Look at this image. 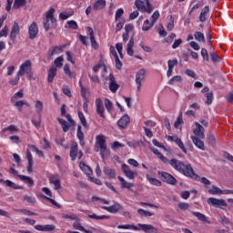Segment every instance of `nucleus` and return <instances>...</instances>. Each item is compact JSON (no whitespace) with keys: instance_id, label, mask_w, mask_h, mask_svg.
Here are the masks:
<instances>
[{"instance_id":"4be33fe9","label":"nucleus","mask_w":233,"mask_h":233,"mask_svg":"<svg viewBox=\"0 0 233 233\" xmlns=\"http://www.w3.org/2000/svg\"><path fill=\"white\" fill-rule=\"evenodd\" d=\"M130 123V116L128 115H124L117 122V125L119 128H125L126 127H128V124Z\"/></svg>"},{"instance_id":"e2e57ef3","label":"nucleus","mask_w":233,"mask_h":233,"mask_svg":"<svg viewBox=\"0 0 233 233\" xmlns=\"http://www.w3.org/2000/svg\"><path fill=\"white\" fill-rule=\"evenodd\" d=\"M125 14V10L123 8H119L116 10V15H115V21H117L119 17H121Z\"/></svg>"},{"instance_id":"e433bc0d","label":"nucleus","mask_w":233,"mask_h":233,"mask_svg":"<svg viewBox=\"0 0 233 233\" xmlns=\"http://www.w3.org/2000/svg\"><path fill=\"white\" fill-rule=\"evenodd\" d=\"M154 22L151 21L150 23V20L147 19L145 22H144V25L142 27V30L144 32H148V30H150V28H152V26H154Z\"/></svg>"},{"instance_id":"39448f33","label":"nucleus","mask_w":233,"mask_h":233,"mask_svg":"<svg viewBox=\"0 0 233 233\" xmlns=\"http://www.w3.org/2000/svg\"><path fill=\"white\" fill-rule=\"evenodd\" d=\"M158 176H160V179L164 183H167V185H176L177 183V179H176V177H174V176H172L171 174H169L167 172L158 171Z\"/></svg>"},{"instance_id":"4d7b16f0","label":"nucleus","mask_w":233,"mask_h":233,"mask_svg":"<svg viewBox=\"0 0 233 233\" xmlns=\"http://www.w3.org/2000/svg\"><path fill=\"white\" fill-rule=\"evenodd\" d=\"M56 145H59L63 148H68V146L65 145V137L63 138H56Z\"/></svg>"},{"instance_id":"5fc2aeb1","label":"nucleus","mask_w":233,"mask_h":233,"mask_svg":"<svg viewBox=\"0 0 233 233\" xmlns=\"http://www.w3.org/2000/svg\"><path fill=\"white\" fill-rule=\"evenodd\" d=\"M24 201H26V203H31L32 205H34V203H35V198L25 195Z\"/></svg>"},{"instance_id":"f704fd0d","label":"nucleus","mask_w":233,"mask_h":233,"mask_svg":"<svg viewBox=\"0 0 233 233\" xmlns=\"http://www.w3.org/2000/svg\"><path fill=\"white\" fill-rule=\"evenodd\" d=\"M208 193L212 194V196H217L218 194V195L225 194V192L221 190V188L216 186H212V189H208Z\"/></svg>"},{"instance_id":"774afa93","label":"nucleus","mask_w":233,"mask_h":233,"mask_svg":"<svg viewBox=\"0 0 233 233\" xmlns=\"http://www.w3.org/2000/svg\"><path fill=\"white\" fill-rule=\"evenodd\" d=\"M206 97H207V101H206L207 105H212V100H213L212 93H207Z\"/></svg>"},{"instance_id":"680f3d73","label":"nucleus","mask_w":233,"mask_h":233,"mask_svg":"<svg viewBox=\"0 0 233 233\" xmlns=\"http://www.w3.org/2000/svg\"><path fill=\"white\" fill-rule=\"evenodd\" d=\"M8 35V25H5L0 31V37H7Z\"/></svg>"},{"instance_id":"2f4dec72","label":"nucleus","mask_w":233,"mask_h":233,"mask_svg":"<svg viewBox=\"0 0 233 233\" xmlns=\"http://www.w3.org/2000/svg\"><path fill=\"white\" fill-rule=\"evenodd\" d=\"M5 132H10V134H14L15 132H19V128H17V127H15V125H10L9 127L2 129V134H5Z\"/></svg>"},{"instance_id":"a211bd4d","label":"nucleus","mask_w":233,"mask_h":233,"mask_svg":"<svg viewBox=\"0 0 233 233\" xmlns=\"http://www.w3.org/2000/svg\"><path fill=\"white\" fill-rule=\"evenodd\" d=\"M64 48H65V46L52 47L47 51V56L50 59H54V56H56V54H59V52H63Z\"/></svg>"},{"instance_id":"c03bdc74","label":"nucleus","mask_w":233,"mask_h":233,"mask_svg":"<svg viewBox=\"0 0 233 233\" xmlns=\"http://www.w3.org/2000/svg\"><path fill=\"white\" fill-rule=\"evenodd\" d=\"M137 214H139V216H145V218H150L151 216H154V213L147 211L143 208L137 209Z\"/></svg>"},{"instance_id":"c756f323","label":"nucleus","mask_w":233,"mask_h":233,"mask_svg":"<svg viewBox=\"0 0 233 233\" xmlns=\"http://www.w3.org/2000/svg\"><path fill=\"white\" fill-rule=\"evenodd\" d=\"M18 177L21 179V181H24V183H27L29 187H34V179H32V177L25 175H18Z\"/></svg>"},{"instance_id":"0eeeda50","label":"nucleus","mask_w":233,"mask_h":233,"mask_svg":"<svg viewBox=\"0 0 233 233\" xmlns=\"http://www.w3.org/2000/svg\"><path fill=\"white\" fill-rule=\"evenodd\" d=\"M208 205L215 207L216 208H221V207H228L227 201L223 198H209L208 199Z\"/></svg>"},{"instance_id":"f8f14e48","label":"nucleus","mask_w":233,"mask_h":233,"mask_svg":"<svg viewBox=\"0 0 233 233\" xmlns=\"http://www.w3.org/2000/svg\"><path fill=\"white\" fill-rule=\"evenodd\" d=\"M103 210H106L107 212H110V214H117L120 210H123V206L119 203H115L114 205L110 207L104 206L102 207Z\"/></svg>"},{"instance_id":"a19ab883","label":"nucleus","mask_w":233,"mask_h":233,"mask_svg":"<svg viewBox=\"0 0 233 233\" xmlns=\"http://www.w3.org/2000/svg\"><path fill=\"white\" fill-rule=\"evenodd\" d=\"M114 57L116 61V68L117 70H121V67L123 66V63H121V60H119V56H117V52L114 51Z\"/></svg>"},{"instance_id":"ea45409f","label":"nucleus","mask_w":233,"mask_h":233,"mask_svg":"<svg viewBox=\"0 0 233 233\" xmlns=\"http://www.w3.org/2000/svg\"><path fill=\"white\" fill-rule=\"evenodd\" d=\"M194 37L196 41H198V43H205V35H203V33L196 32Z\"/></svg>"},{"instance_id":"6e6552de","label":"nucleus","mask_w":233,"mask_h":233,"mask_svg":"<svg viewBox=\"0 0 233 233\" xmlns=\"http://www.w3.org/2000/svg\"><path fill=\"white\" fill-rule=\"evenodd\" d=\"M122 170H123L125 176L127 177V178L130 179L131 181H134L136 179V177H137V172L132 171L130 167L127 164L122 165Z\"/></svg>"},{"instance_id":"9d476101","label":"nucleus","mask_w":233,"mask_h":233,"mask_svg":"<svg viewBox=\"0 0 233 233\" xmlns=\"http://www.w3.org/2000/svg\"><path fill=\"white\" fill-rule=\"evenodd\" d=\"M196 128L193 131V134L199 139H205V128L199 122H195Z\"/></svg>"},{"instance_id":"bb28decb","label":"nucleus","mask_w":233,"mask_h":233,"mask_svg":"<svg viewBox=\"0 0 233 233\" xmlns=\"http://www.w3.org/2000/svg\"><path fill=\"white\" fill-rule=\"evenodd\" d=\"M105 6H106V1L105 0H97L95 4H94V10L97 11V10H103V8H105Z\"/></svg>"},{"instance_id":"c9c22d12","label":"nucleus","mask_w":233,"mask_h":233,"mask_svg":"<svg viewBox=\"0 0 233 233\" xmlns=\"http://www.w3.org/2000/svg\"><path fill=\"white\" fill-rule=\"evenodd\" d=\"M147 179L149 181L151 185H155V187H161V180L157 178L151 177L150 175H147Z\"/></svg>"},{"instance_id":"412c9836","label":"nucleus","mask_w":233,"mask_h":233,"mask_svg":"<svg viewBox=\"0 0 233 233\" xmlns=\"http://www.w3.org/2000/svg\"><path fill=\"white\" fill-rule=\"evenodd\" d=\"M56 76H57V67H56V66H52L48 70L47 82L54 83Z\"/></svg>"},{"instance_id":"2eb2a0df","label":"nucleus","mask_w":233,"mask_h":233,"mask_svg":"<svg viewBox=\"0 0 233 233\" xmlns=\"http://www.w3.org/2000/svg\"><path fill=\"white\" fill-rule=\"evenodd\" d=\"M19 24H17V22H15L11 28V33L9 35L11 41H15L17 35H19Z\"/></svg>"},{"instance_id":"603ef678","label":"nucleus","mask_w":233,"mask_h":233,"mask_svg":"<svg viewBox=\"0 0 233 233\" xmlns=\"http://www.w3.org/2000/svg\"><path fill=\"white\" fill-rule=\"evenodd\" d=\"M25 104H26V103L25 102V100L15 101V106H16V108H18V111H19V112H22L23 106H25Z\"/></svg>"},{"instance_id":"7c9ffc66","label":"nucleus","mask_w":233,"mask_h":233,"mask_svg":"<svg viewBox=\"0 0 233 233\" xmlns=\"http://www.w3.org/2000/svg\"><path fill=\"white\" fill-rule=\"evenodd\" d=\"M5 185H6V187H9L10 188H14L15 190H23V186H19L12 182V180H5Z\"/></svg>"},{"instance_id":"20e7f679","label":"nucleus","mask_w":233,"mask_h":233,"mask_svg":"<svg viewBox=\"0 0 233 233\" xmlns=\"http://www.w3.org/2000/svg\"><path fill=\"white\" fill-rule=\"evenodd\" d=\"M55 13H56V9L52 7L46 13V19L44 20V28L46 32H48V30H50V22L56 23V18H54Z\"/></svg>"},{"instance_id":"338daca9","label":"nucleus","mask_w":233,"mask_h":233,"mask_svg":"<svg viewBox=\"0 0 233 233\" xmlns=\"http://www.w3.org/2000/svg\"><path fill=\"white\" fill-rule=\"evenodd\" d=\"M208 144L211 145V147H214L216 145V137L214 135H209L208 137Z\"/></svg>"},{"instance_id":"8fccbe9b","label":"nucleus","mask_w":233,"mask_h":233,"mask_svg":"<svg viewBox=\"0 0 233 233\" xmlns=\"http://www.w3.org/2000/svg\"><path fill=\"white\" fill-rule=\"evenodd\" d=\"M35 108L37 114H41V112H43V102H41V100H36Z\"/></svg>"},{"instance_id":"cd10ccee","label":"nucleus","mask_w":233,"mask_h":233,"mask_svg":"<svg viewBox=\"0 0 233 233\" xmlns=\"http://www.w3.org/2000/svg\"><path fill=\"white\" fill-rule=\"evenodd\" d=\"M79 167H80L82 172H85V174H86V176H92V168L89 166H87L84 162H81L79 164Z\"/></svg>"},{"instance_id":"dca6fc26","label":"nucleus","mask_w":233,"mask_h":233,"mask_svg":"<svg viewBox=\"0 0 233 233\" xmlns=\"http://www.w3.org/2000/svg\"><path fill=\"white\" fill-rule=\"evenodd\" d=\"M49 183L54 185L55 190H59L61 188V181L59 180V176L53 175L49 177Z\"/></svg>"},{"instance_id":"864d4df0","label":"nucleus","mask_w":233,"mask_h":233,"mask_svg":"<svg viewBox=\"0 0 233 233\" xmlns=\"http://www.w3.org/2000/svg\"><path fill=\"white\" fill-rule=\"evenodd\" d=\"M62 91L65 96H67V97H72V92L70 91V87H68V86H64Z\"/></svg>"},{"instance_id":"1a4fd4ad","label":"nucleus","mask_w":233,"mask_h":233,"mask_svg":"<svg viewBox=\"0 0 233 233\" xmlns=\"http://www.w3.org/2000/svg\"><path fill=\"white\" fill-rule=\"evenodd\" d=\"M145 69H140L137 72L136 75V83H137V92H141V83L145 81Z\"/></svg>"},{"instance_id":"f03ea898","label":"nucleus","mask_w":233,"mask_h":233,"mask_svg":"<svg viewBox=\"0 0 233 233\" xmlns=\"http://www.w3.org/2000/svg\"><path fill=\"white\" fill-rule=\"evenodd\" d=\"M135 6L142 13L152 14V10H154L149 0H136Z\"/></svg>"},{"instance_id":"37998d69","label":"nucleus","mask_w":233,"mask_h":233,"mask_svg":"<svg viewBox=\"0 0 233 233\" xmlns=\"http://www.w3.org/2000/svg\"><path fill=\"white\" fill-rule=\"evenodd\" d=\"M78 117L82 123V126L85 127V128H88V125L86 124V118L85 117L83 112L78 111Z\"/></svg>"},{"instance_id":"3c124183","label":"nucleus","mask_w":233,"mask_h":233,"mask_svg":"<svg viewBox=\"0 0 233 233\" xmlns=\"http://www.w3.org/2000/svg\"><path fill=\"white\" fill-rule=\"evenodd\" d=\"M192 214L195 216V218H198L199 221H207V216L204 214L195 211H192Z\"/></svg>"},{"instance_id":"5701e85b","label":"nucleus","mask_w":233,"mask_h":233,"mask_svg":"<svg viewBox=\"0 0 233 233\" xmlns=\"http://www.w3.org/2000/svg\"><path fill=\"white\" fill-rule=\"evenodd\" d=\"M191 139H192L195 147L199 148V150H205V143L201 139H199V138H198V137H194V136L191 137Z\"/></svg>"},{"instance_id":"72a5a7b5","label":"nucleus","mask_w":233,"mask_h":233,"mask_svg":"<svg viewBox=\"0 0 233 233\" xmlns=\"http://www.w3.org/2000/svg\"><path fill=\"white\" fill-rule=\"evenodd\" d=\"M57 121L60 123L63 128V132H68L70 128V125H68V122L63 118H57Z\"/></svg>"},{"instance_id":"09e8293b","label":"nucleus","mask_w":233,"mask_h":233,"mask_svg":"<svg viewBox=\"0 0 233 233\" xmlns=\"http://www.w3.org/2000/svg\"><path fill=\"white\" fill-rule=\"evenodd\" d=\"M88 218L91 219H110V216L106 215H102V216H97L96 214L88 215Z\"/></svg>"},{"instance_id":"a18cd8bd","label":"nucleus","mask_w":233,"mask_h":233,"mask_svg":"<svg viewBox=\"0 0 233 233\" xmlns=\"http://www.w3.org/2000/svg\"><path fill=\"white\" fill-rule=\"evenodd\" d=\"M20 79H21V75H19L17 73L15 77L9 81V85H11V86H15L19 85V80Z\"/></svg>"},{"instance_id":"69168bd1","label":"nucleus","mask_w":233,"mask_h":233,"mask_svg":"<svg viewBox=\"0 0 233 233\" xmlns=\"http://www.w3.org/2000/svg\"><path fill=\"white\" fill-rule=\"evenodd\" d=\"M105 106L107 112H110V110H112V102L110 101V99H107V98L105 99Z\"/></svg>"},{"instance_id":"6ab92c4d","label":"nucleus","mask_w":233,"mask_h":233,"mask_svg":"<svg viewBox=\"0 0 233 233\" xmlns=\"http://www.w3.org/2000/svg\"><path fill=\"white\" fill-rule=\"evenodd\" d=\"M138 227L146 233H157V228L150 224H138Z\"/></svg>"},{"instance_id":"4c0bfd02","label":"nucleus","mask_w":233,"mask_h":233,"mask_svg":"<svg viewBox=\"0 0 233 233\" xmlns=\"http://www.w3.org/2000/svg\"><path fill=\"white\" fill-rule=\"evenodd\" d=\"M63 61H65V58L63 56H58L57 58L55 59V67L56 68H62L63 67Z\"/></svg>"},{"instance_id":"13d9d810","label":"nucleus","mask_w":233,"mask_h":233,"mask_svg":"<svg viewBox=\"0 0 233 233\" xmlns=\"http://www.w3.org/2000/svg\"><path fill=\"white\" fill-rule=\"evenodd\" d=\"M67 26L68 28H72L73 30H77V23L74 20L68 21L67 22Z\"/></svg>"},{"instance_id":"393cba45","label":"nucleus","mask_w":233,"mask_h":233,"mask_svg":"<svg viewBox=\"0 0 233 233\" xmlns=\"http://www.w3.org/2000/svg\"><path fill=\"white\" fill-rule=\"evenodd\" d=\"M103 172L109 177V179H114L116 177V169L110 168L108 167H103Z\"/></svg>"},{"instance_id":"b1692460","label":"nucleus","mask_w":233,"mask_h":233,"mask_svg":"<svg viewBox=\"0 0 233 233\" xmlns=\"http://www.w3.org/2000/svg\"><path fill=\"white\" fill-rule=\"evenodd\" d=\"M87 33L89 34V39L91 41V46L95 49L97 48V42L96 41V37L94 36V29L92 27H87Z\"/></svg>"},{"instance_id":"f3484780","label":"nucleus","mask_w":233,"mask_h":233,"mask_svg":"<svg viewBox=\"0 0 233 233\" xmlns=\"http://www.w3.org/2000/svg\"><path fill=\"white\" fill-rule=\"evenodd\" d=\"M26 159L28 161L27 163V172L28 174H32L34 172L32 167H34V157H32V152L30 150H26Z\"/></svg>"},{"instance_id":"473e14b6","label":"nucleus","mask_w":233,"mask_h":233,"mask_svg":"<svg viewBox=\"0 0 233 233\" xmlns=\"http://www.w3.org/2000/svg\"><path fill=\"white\" fill-rule=\"evenodd\" d=\"M21 6H26V0H15L13 8L17 10L21 8Z\"/></svg>"},{"instance_id":"f257e3e1","label":"nucleus","mask_w":233,"mask_h":233,"mask_svg":"<svg viewBox=\"0 0 233 233\" xmlns=\"http://www.w3.org/2000/svg\"><path fill=\"white\" fill-rule=\"evenodd\" d=\"M169 165L172 167V168H175V170H177V172H180L184 176H187V177H191L192 179H198V176L196 172H194V168H192V166L190 164L185 165L180 160L172 158L171 160H169Z\"/></svg>"},{"instance_id":"bf43d9fd","label":"nucleus","mask_w":233,"mask_h":233,"mask_svg":"<svg viewBox=\"0 0 233 233\" xmlns=\"http://www.w3.org/2000/svg\"><path fill=\"white\" fill-rule=\"evenodd\" d=\"M66 54L67 56V61L72 63V65H76V60L74 59V54L70 53V51H66Z\"/></svg>"},{"instance_id":"423d86ee","label":"nucleus","mask_w":233,"mask_h":233,"mask_svg":"<svg viewBox=\"0 0 233 233\" xmlns=\"http://www.w3.org/2000/svg\"><path fill=\"white\" fill-rule=\"evenodd\" d=\"M32 73V62L30 60H26L24 62L17 72L18 76H22L26 74L27 76Z\"/></svg>"},{"instance_id":"4468645a","label":"nucleus","mask_w":233,"mask_h":233,"mask_svg":"<svg viewBox=\"0 0 233 233\" xmlns=\"http://www.w3.org/2000/svg\"><path fill=\"white\" fill-rule=\"evenodd\" d=\"M108 80H109V90L113 94H116V92H117V89L119 88V85H117V83L116 82V77H114V76L110 74Z\"/></svg>"},{"instance_id":"79ce46f5","label":"nucleus","mask_w":233,"mask_h":233,"mask_svg":"<svg viewBox=\"0 0 233 233\" xmlns=\"http://www.w3.org/2000/svg\"><path fill=\"white\" fill-rule=\"evenodd\" d=\"M24 96L25 95L23 94V91H18L11 98V103H15V101H17V99H23Z\"/></svg>"},{"instance_id":"6e6d98bb","label":"nucleus","mask_w":233,"mask_h":233,"mask_svg":"<svg viewBox=\"0 0 233 233\" xmlns=\"http://www.w3.org/2000/svg\"><path fill=\"white\" fill-rule=\"evenodd\" d=\"M183 78L181 76H175L169 80V85H174V83H179Z\"/></svg>"},{"instance_id":"aec40b11","label":"nucleus","mask_w":233,"mask_h":233,"mask_svg":"<svg viewBox=\"0 0 233 233\" xmlns=\"http://www.w3.org/2000/svg\"><path fill=\"white\" fill-rule=\"evenodd\" d=\"M96 113L100 117H105V106H103V101L100 98L96 100Z\"/></svg>"},{"instance_id":"0e129e2a","label":"nucleus","mask_w":233,"mask_h":233,"mask_svg":"<svg viewBox=\"0 0 233 233\" xmlns=\"http://www.w3.org/2000/svg\"><path fill=\"white\" fill-rule=\"evenodd\" d=\"M159 19V11H155L153 15H151V21L156 25V21Z\"/></svg>"},{"instance_id":"58836bf2","label":"nucleus","mask_w":233,"mask_h":233,"mask_svg":"<svg viewBox=\"0 0 233 233\" xmlns=\"http://www.w3.org/2000/svg\"><path fill=\"white\" fill-rule=\"evenodd\" d=\"M64 72H65L66 76H68V77L76 78V73L70 71V66H68V65H65Z\"/></svg>"},{"instance_id":"9b49d317","label":"nucleus","mask_w":233,"mask_h":233,"mask_svg":"<svg viewBox=\"0 0 233 233\" xmlns=\"http://www.w3.org/2000/svg\"><path fill=\"white\" fill-rule=\"evenodd\" d=\"M167 141H173V143H176V145H177V147H180L184 154H187V148L185 147L183 141H181L180 138L177 137V136H168Z\"/></svg>"},{"instance_id":"ddd939ff","label":"nucleus","mask_w":233,"mask_h":233,"mask_svg":"<svg viewBox=\"0 0 233 233\" xmlns=\"http://www.w3.org/2000/svg\"><path fill=\"white\" fill-rule=\"evenodd\" d=\"M39 34V28L37 27V23L33 22L29 26V39H35Z\"/></svg>"},{"instance_id":"de8ad7c7","label":"nucleus","mask_w":233,"mask_h":233,"mask_svg":"<svg viewBox=\"0 0 233 233\" xmlns=\"http://www.w3.org/2000/svg\"><path fill=\"white\" fill-rule=\"evenodd\" d=\"M80 88H81V96L84 97V99H86L88 97V88L83 86V84L79 82Z\"/></svg>"},{"instance_id":"052dcab7","label":"nucleus","mask_w":233,"mask_h":233,"mask_svg":"<svg viewBox=\"0 0 233 233\" xmlns=\"http://www.w3.org/2000/svg\"><path fill=\"white\" fill-rule=\"evenodd\" d=\"M73 228H75L76 230H80L81 232H83V230H85V227L81 226V223H79V222H74Z\"/></svg>"},{"instance_id":"49530a36","label":"nucleus","mask_w":233,"mask_h":233,"mask_svg":"<svg viewBox=\"0 0 233 233\" xmlns=\"http://www.w3.org/2000/svg\"><path fill=\"white\" fill-rule=\"evenodd\" d=\"M181 125H183V115L180 114L177 120L175 121L174 127L175 128H181Z\"/></svg>"},{"instance_id":"7ed1b4c3","label":"nucleus","mask_w":233,"mask_h":233,"mask_svg":"<svg viewBox=\"0 0 233 233\" xmlns=\"http://www.w3.org/2000/svg\"><path fill=\"white\" fill-rule=\"evenodd\" d=\"M96 145H98L100 148V154L102 157H104L105 156H108L109 151L106 147V140H105V136L99 135L96 137Z\"/></svg>"},{"instance_id":"a878e982","label":"nucleus","mask_w":233,"mask_h":233,"mask_svg":"<svg viewBox=\"0 0 233 233\" xmlns=\"http://www.w3.org/2000/svg\"><path fill=\"white\" fill-rule=\"evenodd\" d=\"M70 157L72 161H76V158L77 157V143H73L70 149Z\"/></svg>"},{"instance_id":"c85d7f7f","label":"nucleus","mask_w":233,"mask_h":233,"mask_svg":"<svg viewBox=\"0 0 233 233\" xmlns=\"http://www.w3.org/2000/svg\"><path fill=\"white\" fill-rule=\"evenodd\" d=\"M210 8L208 7V5H206L202 10H201V13H200V15H199V21L201 23H205L207 21V14L208 12H209Z\"/></svg>"}]
</instances>
